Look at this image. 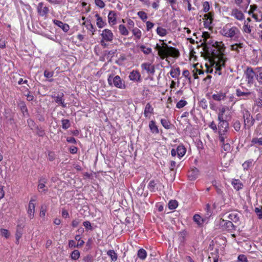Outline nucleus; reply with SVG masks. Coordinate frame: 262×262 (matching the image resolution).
<instances>
[{
  "instance_id": "b1692460",
  "label": "nucleus",
  "mask_w": 262,
  "mask_h": 262,
  "mask_svg": "<svg viewBox=\"0 0 262 262\" xmlns=\"http://www.w3.org/2000/svg\"><path fill=\"white\" fill-rule=\"evenodd\" d=\"M187 235V232L183 230L179 233V239L181 243H184L186 241V237Z\"/></svg>"
},
{
  "instance_id": "58836bf2",
  "label": "nucleus",
  "mask_w": 262,
  "mask_h": 262,
  "mask_svg": "<svg viewBox=\"0 0 262 262\" xmlns=\"http://www.w3.org/2000/svg\"><path fill=\"white\" fill-rule=\"evenodd\" d=\"M236 95L238 97L245 96L248 97L251 94L250 92H243L239 89H237L236 91Z\"/></svg>"
},
{
  "instance_id": "f03ea898",
  "label": "nucleus",
  "mask_w": 262,
  "mask_h": 262,
  "mask_svg": "<svg viewBox=\"0 0 262 262\" xmlns=\"http://www.w3.org/2000/svg\"><path fill=\"white\" fill-rule=\"evenodd\" d=\"M162 45V46H160L157 43L155 47V49L158 51V54L161 59H163L168 56L177 58L180 56V54L177 49L168 46L164 42Z\"/></svg>"
},
{
  "instance_id": "20e7f679",
  "label": "nucleus",
  "mask_w": 262,
  "mask_h": 262,
  "mask_svg": "<svg viewBox=\"0 0 262 262\" xmlns=\"http://www.w3.org/2000/svg\"><path fill=\"white\" fill-rule=\"evenodd\" d=\"M219 226L223 230H227L231 232L235 230L236 225L229 220L220 219Z\"/></svg>"
},
{
  "instance_id": "5701e85b",
  "label": "nucleus",
  "mask_w": 262,
  "mask_h": 262,
  "mask_svg": "<svg viewBox=\"0 0 262 262\" xmlns=\"http://www.w3.org/2000/svg\"><path fill=\"white\" fill-rule=\"evenodd\" d=\"M170 74L172 77L174 78H178L180 75V70L179 68L172 69L170 72Z\"/></svg>"
},
{
  "instance_id": "a211bd4d",
  "label": "nucleus",
  "mask_w": 262,
  "mask_h": 262,
  "mask_svg": "<svg viewBox=\"0 0 262 262\" xmlns=\"http://www.w3.org/2000/svg\"><path fill=\"white\" fill-rule=\"evenodd\" d=\"M198 173V169L195 168L189 172L188 176L190 180H194L197 178Z\"/></svg>"
},
{
  "instance_id": "603ef678",
  "label": "nucleus",
  "mask_w": 262,
  "mask_h": 262,
  "mask_svg": "<svg viewBox=\"0 0 262 262\" xmlns=\"http://www.w3.org/2000/svg\"><path fill=\"white\" fill-rule=\"evenodd\" d=\"M252 142L254 144H258L260 145H262V137L259 139L256 138H253Z\"/></svg>"
},
{
  "instance_id": "680f3d73",
  "label": "nucleus",
  "mask_w": 262,
  "mask_h": 262,
  "mask_svg": "<svg viewBox=\"0 0 262 262\" xmlns=\"http://www.w3.org/2000/svg\"><path fill=\"white\" fill-rule=\"evenodd\" d=\"M202 37L204 38V41L205 42L206 40H208V39H209L210 34L207 32H204L203 33Z\"/></svg>"
},
{
  "instance_id": "cd10ccee",
  "label": "nucleus",
  "mask_w": 262,
  "mask_h": 262,
  "mask_svg": "<svg viewBox=\"0 0 262 262\" xmlns=\"http://www.w3.org/2000/svg\"><path fill=\"white\" fill-rule=\"evenodd\" d=\"M147 256L146 251L143 249H140L138 252V256L141 259H144Z\"/></svg>"
},
{
  "instance_id": "3c124183",
  "label": "nucleus",
  "mask_w": 262,
  "mask_h": 262,
  "mask_svg": "<svg viewBox=\"0 0 262 262\" xmlns=\"http://www.w3.org/2000/svg\"><path fill=\"white\" fill-rule=\"evenodd\" d=\"M93 257L91 255H87L82 259V262H93Z\"/></svg>"
},
{
  "instance_id": "864d4df0",
  "label": "nucleus",
  "mask_w": 262,
  "mask_h": 262,
  "mask_svg": "<svg viewBox=\"0 0 262 262\" xmlns=\"http://www.w3.org/2000/svg\"><path fill=\"white\" fill-rule=\"evenodd\" d=\"M233 127H234V129L236 130V131H239L240 130V128H241V123H240V122L238 120L234 122V124H233Z\"/></svg>"
},
{
  "instance_id": "e2e57ef3",
  "label": "nucleus",
  "mask_w": 262,
  "mask_h": 262,
  "mask_svg": "<svg viewBox=\"0 0 262 262\" xmlns=\"http://www.w3.org/2000/svg\"><path fill=\"white\" fill-rule=\"evenodd\" d=\"M257 7L256 5H252L250 6V9L248 12L249 14L253 13V12L257 9Z\"/></svg>"
},
{
  "instance_id": "dca6fc26",
  "label": "nucleus",
  "mask_w": 262,
  "mask_h": 262,
  "mask_svg": "<svg viewBox=\"0 0 262 262\" xmlns=\"http://www.w3.org/2000/svg\"><path fill=\"white\" fill-rule=\"evenodd\" d=\"M54 24L62 28V30L67 32L69 30V26L67 24H63L62 21L58 20H54L53 21Z\"/></svg>"
},
{
  "instance_id": "1a4fd4ad",
  "label": "nucleus",
  "mask_w": 262,
  "mask_h": 262,
  "mask_svg": "<svg viewBox=\"0 0 262 262\" xmlns=\"http://www.w3.org/2000/svg\"><path fill=\"white\" fill-rule=\"evenodd\" d=\"M63 93H60L57 95L54 94V95L52 96V97L54 99L56 103L61 105L63 107H66L67 106V104L64 103V100L63 99Z\"/></svg>"
},
{
  "instance_id": "423d86ee",
  "label": "nucleus",
  "mask_w": 262,
  "mask_h": 262,
  "mask_svg": "<svg viewBox=\"0 0 262 262\" xmlns=\"http://www.w3.org/2000/svg\"><path fill=\"white\" fill-rule=\"evenodd\" d=\"M239 32V30L236 27L228 28L227 26L222 30V34L227 37L232 38L236 35Z\"/></svg>"
},
{
  "instance_id": "0e129e2a",
  "label": "nucleus",
  "mask_w": 262,
  "mask_h": 262,
  "mask_svg": "<svg viewBox=\"0 0 262 262\" xmlns=\"http://www.w3.org/2000/svg\"><path fill=\"white\" fill-rule=\"evenodd\" d=\"M34 213V210H32L31 209H29L28 208V215H29V216L30 217V218L31 219L33 217Z\"/></svg>"
},
{
  "instance_id": "7c9ffc66",
  "label": "nucleus",
  "mask_w": 262,
  "mask_h": 262,
  "mask_svg": "<svg viewBox=\"0 0 262 262\" xmlns=\"http://www.w3.org/2000/svg\"><path fill=\"white\" fill-rule=\"evenodd\" d=\"M107 254L108 256H110L111 258V259L115 261L117 259V254L114 252V250H110L107 251Z\"/></svg>"
},
{
  "instance_id": "473e14b6",
  "label": "nucleus",
  "mask_w": 262,
  "mask_h": 262,
  "mask_svg": "<svg viewBox=\"0 0 262 262\" xmlns=\"http://www.w3.org/2000/svg\"><path fill=\"white\" fill-rule=\"evenodd\" d=\"M62 127L64 129H67L70 127L71 123L68 119H62L61 120Z\"/></svg>"
},
{
  "instance_id": "37998d69",
  "label": "nucleus",
  "mask_w": 262,
  "mask_h": 262,
  "mask_svg": "<svg viewBox=\"0 0 262 262\" xmlns=\"http://www.w3.org/2000/svg\"><path fill=\"white\" fill-rule=\"evenodd\" d=\"M187 104V102L186 101L183 100H181L177 103L176 106L178 108H181L183 107L184 106H185Z\"/></svg>"
},
{
  "instance_id": "f257e3e1",
  "label": "nucleus",
  "mask_w": 262,
  "mask_h": 262,
  "mask_svg": "<svg viewBox=\"0 0 262 262\" xmlns=\"http://www.w3.org/2000/svg\"><path fill=\"white\" fill-rule=\"evenodd\" d=\"M208 39L201 44L204 51L202 56L205 59H210V61H213V59L224 52L225 48L222 42H217L210 38Z\"/></svg>"
},
{
  "instance_id": "aec40b11",
  "label": "nucleus",
  "mask_w": 262,
  "mask_h": 262,
  "mask_svg": "<svg viewBox=\"0 0 262 262\" xmlns=\"http://www.w3.org/2000/svg\"><path fill=\"white\" fill-rule=\"evenodd\" d=\"M186 149L183 145H179L177 148V155L179 158L182 157L186 153Z\"/></svg>"
},
{
  "instance_id": "9d476101",
  "label": "nucleus",
  "mask_w": 262,
  "mask_h": 262,
  "mask_svg": "<svg viewBox=\"0 0 262 262\" xmlns=\"http://www.w3.org/2000/svg\"><path fill=\"white\" fill-rule=\"evenodd\" d=\"M246 77L247 79L248 83H253L254 76H256V74H255L252 68L248 67L245 71Z\"/></svg>"
},
{
  "instance_id": "f3484780",
  "label": "nucleus",
  "mask_w": 262,
  "mask_h": 262,
  "mask_svg": "<svg viewBox=\"0 0 262 262\" xmlns=\"http://www.w3.org/2000/svg\"><path fill=\"white\" fill-rule=\"evenodd\" d=\"M232 15L234 16L238 20H241L244 18V14L237 9H234L232 10Z\"/></svg>"
},
{
  "instance_id": "72a5a7b5",
  "label": "nucleus",
  "mask_w": 262,
  "mask_h": 262,
  "mask_svg": "<svg viewBox=\"0 0 262 262\" xmlns=\"http://www.w3.org/2000/svg\"><path fill=\"white\" fill-rule=\"evenodd\" d=\"M153 111V108L151 107V105L149 103H147L146 105L145 110H144V115L146 117L148 116V115L150 113H151Z\"/></svg>"
},
{
  "instance_id": "412c9836",
  "label": "nucleus",
  "mask_w": 262,
  "mask_h": 262,
  "mask_svg": "<svg viewBox=\"0 0 262 262\" xmlns=\"http://www.w3.org/2000/svg\"><path fill=\"white\" fill-rule=\"evenodd\" d=\"M129 77L130 80L138 81L140 80V74L137 71H133Z\"/></svg>"
},
{
  "instance_id": "4468645a",
  "label": "nucleus",
  "mask_w": 262,
  "mask_h": 262,
  "mask_svg": "<svg viewBox=\"0 0 262 262\" xmlns=\"http://www.w3.org/2000/svg\"><path fill=\"white\" fill-rule=\"evenodd\" d=\"M24 226L22 224H18L17 226L16 231L15 233L16 236V243L18 244L19 243V239L23 235V231Z\"/></svg>"
},
{
  "instance_id": "774afa93",
  "label": "nucleus",
  "mask_w": 262,
  "mask_h": 262,
  "mask_svg": "<svg viewBox=\"0 0 262 262\" xmlns=\"http://www.w3.org/2000/svg\"><path fill=\"white\" fill-rule=\"evenodd\" d=\"M209 126L212 128L214 131L216 132L217 130V127L215 123L212 121L211 122V123L209 125Z\"/></svg>"
},
{
  "instance_id": "338daca9",
  "label": "nucleus",
  "mask_w": 262,
  "mask_h": 262,
  "mask_svg": "<svg viewBox=\"0 0 262 262\" xmlns=\"http://www.w3.org/2000/svg\"><path fill=\"white\" fill-rule=\"evenodd\" d=\"M67 141L69 143H72L73 144L76 143V139L73 137H68L67 138Z\"/></svg>"
},
{
  "instance_id": "c756f323",
  "label": "nucleus",
  "mask_w": 262,
  "mask_h": 262,
  "mask_svg": "<svg viewBox=\"0 0 262 262\" xmlns=\"http://www.w3.org/2000/svg\"><path fill=\"white\" fill-rule=\"evenodd\" d=\"M161 123L163 126L166 129H169L171 125L170 122L165 119H162L161 120Z\"/></svg>"
},
{
  "instance_id": "393cba45",
  "label": "nucleus",
  "mask_w": 262,
  "mask_h": 262,
  "mask_svg": "<svg viewBox=\"0 0 262 262\" xmlns=\"http://www.w3.org/2000/svg\"><path fill=\"white\" fill-rule=\"evenodd\" d=\"M232 184L234 188L237 190H239L243 187V184L238 180H234L232 182Z\"/></svg>"
},
{
  "instance_id": "09e8293b",
  "label": "nucleus",
  "mask_w": 262,
  "mask_h": 262,
  "mask_svg": "<svg viewBox=\"0 0 262 262\" xmlns=\"http://www.w3.org/2000/svg\"><path fill=\"white\" fill-rule=\"evenodd\" d=\"M96 5L100 8H103L105 5L102 0H95Z\"/></svg>"
},
{
  "instance_id": "c03bdc74",
  "label": "nucleus",
  "mask_w": 262,
  "mask_h": 262,
  "mask_svg": "<svg viewBox=\"0 0 262 262\" xmlns=\"http://www.w3.org/2000/svg\"><path fill=\"white\" fill-rule=\"evenodd\" d=\"M138 15L140 18L143 21H145L147 18V14L143 11H139L138 12Z\"/></svg>"
},
{
  "instance_id": "2f4dec72",
  "label": "nucleus",
  "mask_w": 262,
  "mask_h": 262,
  "mask_svg": "<svg viewBox=\"0 0 262 262\" xmlns=\"http://www.w3.org/2000/svg\"><path fill=\"white\" fill-rule=\"evenodd\" d=\"M119 30L120 33L123 35H127L128 34V31L124 25H120L119 26Z\"/></svg>"
},
{
  "instance_id": "ddd939ff",
  "label": "nucleus",
  "mask_w": 262,
  "mask_h": 262,
  "mask_svg": "<svg viewBox=\"0 0 262 262\" xmlns=\"http://www.w3.org/2000/svg\"><path fill=\"white\" fill-rule=\"evenodd\" d=\"M142 69L147 71L148 74L153 75L155 72V67L149 63L145 62L141 64Z\"/></svg>"
},
{
  "instance_id": "69168bd1",
  "label": "nucleus",
  "mask_w": 262,
  "mask_h": 262,
  "mask_svg": "<svg viewBox=\"0 0 262 262\" xmlns=\"http://www.w3.org/2000/svg\"><path fill=\"white\" fill-rule=\"evenodd\" d=\"M154 24L149 21H148L146 22V27H147V31H149L150 29H151L153 26H154Z\"/></svg>"
},
{
  "instance_id": "f8f14e48",
  "label": "nucleus",
  "mask_w": 262,
  "mask_h": 262,
  "mask_svg": "<svg viewBox=\"0 0 262 262\" xmlns=\"http://www.w3.org/2000/svg\"><path fill=\"white\" fill-rule=\"evenodd\" d=\"M103 39L106 41H111L113 40V34L110 30L105 29L101 34Z\"/></svg>"
},
{
  "instance_id": "4c0bfd02",
  "label": "nucleus",
  "mask_w": 262,
  "mask_h": 262,
  "mask_svg": "<svg viewBox=\"0 0 262 262\" xmlns=\"http://www.w3.org/2000/svg\"><path fill=\"white\" fill-rule=\"evenodd\" d=\"M71 256L72 259L76 260L78 259L80 256V253L79 251L77 250H74L72 252Z\"/></svg>"
},
{
  "instance_id": "4d7b16f0",
  "label": "nucleus",
  "mask_w": 262,
  "mask_h": 262,
  "mask_svg": "<svg viewBox=\"0 0 262 262\" xmlns=\"http://www.w3.org/2000/svg\"><path fill=\"white\" fill-rule=\"evenodd\" d=\"M44 76L46 78H51L53 76V72L45 70L44 72Z\"/></svg>"
},
{
  "instance_id": "a19ab883",
  "label": "nucleus",
  "mask_w": 262,
  "mask_h": 262,
  "mask_svg": "<svg viewBox=\"0 0 262 262\" xmlns=\"http://www.w3.org/2000/svg\"><path fill=\"white\" fill-rule=\"evenodd\" d=\"M86 28L88 30L92 32V34H94V32H95L96 30H95L94 26L91 24V23L90 21H88V23L86 25Z\"/></svg>"
},
{
  "instance_id": "49530a36",
  "label": "nucleus",
  "mask_w": 262,
  "mask_h": 262,
  "mask_svg": "<svg viewBox=\"0 0 262 262\" xmlns=\"http://www.w3.org/2000/svg\"><path fill=\"white\" fill-rule=\"evenodd\" d=\"M193 220L195 222H196L198 225H201L202 221L203 222V220L201 219V217L199 214H195L193 216Z\"/></svg>"
},
{
  "instance_id": "79ce46f5",
  "label": "nucleus",
  "mask_w": 262,
  "mask_h": 262,
  "mask_svg": "<svg viewBox=\"0 0 262 262\" xmlns=\"http://www.w3.org/2000/svg\"><path fill=\"white\" fill-rule=\"evenodd\" d=\"M254 211L257 215L258 219H262V207H256Z\"/></svg>"
},
{
  "instance_id": "f704fd0d",
  "label": "nucleus",
  "mask_w": 262,
  "mask_h": 262,
  "mask_svg": "<svg viewBox=\"0 0 262 262\" xmlns=\"http://www.w3.org/2000/svg\"><path fill=\"white\" fill-rule=\"evenodd\" d=\"M178 206V203L176 200H171L168 203V207L170 209H176Z\"/></svg>"
},
{
  "instance_id": "7ed1b4c3",
  "label": "nucleus",
  "mask_w": 262,
  "mask_h": 262,
  "mask_svg": "<svg viewBox=\"0 0 262 262\" xmlns=\"http://www.w3.org/2000/svg\"><path fill=\"white\" fill-rule=\"evenodd\" d=\"M224 54L223 53H221L219 57L213 59V61H210V59H208L209 61L212 65H215V68L216 71H220L221 70L222 66H225V62L226 60L224 58Z\"/></svg>"
},
{
  "instance_id": "bf43d9fd",
  "label": "nucleus",
  "mask_w": 262,
  "mask_h": 262,
  "mask_svg": "<svg viewBox=\"0 0 262 262\" xmlns=\"http://www.w3.org/2000/svg\"><path fill=\"white\" fill-rule=\"evenodd\" d=\"M83 226L85 227V228L92 230V227L91 224V223L89 221H85L83 223Z\"/></svg>"
},
{
  "instance_id": "39448f33",
  "label": "nucleus",
  "mask_w": 262,
  "mask_h": 262,
  "mask_svg": "<svg viewBox=\"0 0 262 262\" xmlns=\"http://www.w3.org/2000/svg\"><path fill=\"white\" fill-rule=\"evenodd\" d=\"M108 82L110 85H112L113 83L114 85L119 89H125V84L122 82L120 77L117 75L113 77L110 75L108 78Z\"/></svg>"
},
{
  "instance_id": "bb28decb",
  "label": "nucleus",
  "mask_w": 262,
  "mask_h": 262,
  "mask_svg": "<svg viewBox=\"0 0 262 262\" xmlns=\"http://www.w3.org/2000/svg\"><path fill=\"white\" fill-rule=\"evenodd\" d=\"M256 78L258 83L262 85V69L261 68L257 69Z\"/></svg>"
},
{
  "instance_id": "0eeeda50",
  "label": "nucleus",
  "mask_w": 262,
  "mask_h": 262,
  "mask_svg": "<svg viewBox=\"0 0 262 262\" xmlns=\"http://www.w3.org/2000/svg\"><path fill=\"white\" fill-rule=\"evenodd\" d=\"M243 118L244 119V126H247L248 128H249L254 123V119L251 116L250 113L247 110H245L243 112Z\"/></svg>"
},
{
  "instance_id": "8fccbe9b",
  "label": "nucleus",
  "mask_w": 262,
  "mask_h": 262,
  "mask_svg": "<svg viewBox=\"0 0 262 262\" xmlns=\"http://www.w3.org/2000/svg\"><path fill=\"white\" fill-rule=\"evenodd\" d=\"M1 233L2 236H5L6 238L9 237L10 235V233L9 231L5 229H2L1 230Z\"/></svg>"
},
{
  "instance_id": "052dcab7",
  "label": "nucleus",
  "mask_w": 262,
  "mask_h": 262,
  "mask_svg": "<svg viewBox=\"0 0 262 262\" xmlns=\"http://www.w3.org/2000/svg\"><path fill=\"white\" fill-rule=\"evenodd\" d=\"M244 31L247 33H250L251 32V29L250 28V27L248 24H246V25L245 24L244 26Z\"/></svg>"
},
{
  "instance_id": "de8ad7c7",
  "label": "nucleus",
  "mask_w": 262,
  "mask_h": 262,
  "mask_svg": "<svg viewBox=\"0 0 262 262\" xmlns=\"http://www.w3.org/2000/svg\"><path fill=\"white\" fill-rule=\"evenodd\" d=\"M105 23L103 21L102 17H99L97 19V25L99 28H102L104 27Z\"/></svg>"
},
{
  "instance_id": "ea45409f",
  "label": "nucleus",
  "mask_w": 262,
  "mask_h": 262,
  "mask_svg": "<svg viewBox=\"0 0 262 262\" xmlns=\"http://www.w3.org/2000/svg\"><path fill=\"white\" fill-rule=\"evenodd\" d=\"M132 32L133 33V34L138 38L140 39L141 36V31L138 29L135 28L133 29Z\"/></svg>"
},
{
  "instance_id": "e433bc0d",
  "label": "nucleus",
  "mask_w": 262,
  "mask_h": 262,
  "mask_svg": "<svg viewBox=\"0 0 262 262\" xmlns=\"http://www.w3.org/2000/svg\"><path fill=\"white\" fill-rule=\"evenodd\" d=\"M157 33L160 36H164L166 35L167 31L165 29L161 27H158L157 29Z\"/></svg>"
},
{
  "instance_id": "4be33fe9",
  "label": "nucleus",
  "mask_w": 262,
  "mask_h": 262,
  "mask_svg": "<svg viewBox=\"0 0 262 262\" xmlns=\"http://www.w3.org/2000/svg\"><path fill=\"white\" fill-rule=\"evenodd\" d=\"M149 126L151 132L152 133L158 134L159 133V130L157 126L156 125L155 122L154 121H151L149 122Z\"/></svg>"
},
{
  "instance_id": "2eb2a0df",
  "label": "nucleus",
  "mask_w": 262,
  "mask_h": 262,
  "mask_svg": "<svg viewBox=\"0 0 262 262\" xmlns=\"http://www.w3.org/2000/svg\"><path fill=\"white\" fill-rule=\"evenodd\" d=\"M228 218L233 223L237 224L239 219V214L236 211H232L228 215Z\"/></svg>"
},
{
  "instance_id": "a878e982",
  "label": "nucleus",
  "mask_w": 262,
  "mask_h": 262,
  "mask_svg": "<svg viewBox=\"0 0 262 262\" xmlns=\"http://www.w3.org/2000/svg\"><path fill=\"white\" fill-rule=\"evenodd\" d=\"M225 95L223 93L214 94L212 95V98L216 101H221L225 98Z\"/></svg>"
},
{
  "instance_id": "6e6552de",
  "label": "nucleus",
  "mask_w": 262,
  "mask_h": 262,
  "mask_svg": "<svg viewBox=\"0 0 262 262\" xmlns=\"http://www.w3.org/2000/svg\"><path fill=\"white\" fill-rule=\"evenodd\" d=\"M218 127L219 135H225L229 129V123L227 121L219 122Z\"/></svg>"
},
{
  "instance_id": "5fc2aeb1",
  "label": "nucleus",
  "mask_w": 262,
  "mask_h": 262,
  "mask_svg": "<svg viewBox=\"0 0 262 262\" xmlns=\"http://www.w3.org/2000/svg\"><path fill=\"white\" fill-rule=\"evenodd\" d=\"M203 11L205 12H207L209 10V9H210V6H209V3L208 2H205L203 3Z\"/></svg>"
},
{
  "instance_id": "6e6d98bb",
  "label": "nucleus",
  "mask_w": 262,
  "mask_h": 262,
  "mask_svg": "<svg viewBox=\"0 0 262 262\" xmlns=\"http://www.w3.org/2000/svg\"><path fill=\"white\" fill-rule=\"evenodd\" d=\"M238 260L241 262H248L247 257L244 255H239L238 257Z\"/></svg>"
},
{
  "instance_id": "6ab92c4d",
  "label": "nucleus",
  "mask_w": 262,
  "mask_h": 262,
  "mask_svg": "<svg viewBox=\"0 0 262 262\" xmlns=\"http://www.w3.org/2000/svg\"><path fill=\"white\" fill-rule=\"evenodd\" d=\"M108 19L110 24H112V25H114L116 23V13L113 11H111L108 15Z\"/></svg>"
},
{
  "instance_id": "c85d7f7f",
  "label": "nucleus",
  "mask_w": 262,
  "mask_h": 262,
  "mask_svg": "<svg viewBox=\"0 0 262 262\" xmlns=\"http://www.w3.org/2000/svg\"><path fill=\"white\" fill-rule=\"evenodd\" d=\"M47 183V179L45 178H41L39 180V184L38 185V189H43L46 186L45 183Z\"/></svg>"
},
{
  "instance_id": "a18cd8bd",
  "label": "nucleus",
  "mask_w": 262,
  "mask_h": 262,
  "mask_svg": "<svg viewBox=\"0 0 262 262\" xmlns=\"http://www.w3.org/2000/svg\"><path fill=\"white\" fill-rule=\"evenodd\" d=\"M156 185V183L154 180L151 181L149 184L148 188L150 191L154 192L155 191V187Z\"/></svg>"
},
{
  "instance_id": "c9c22d12",
  "label": "nucleus",
  "mask_w": 262,
  "mask_h": 262,
  "mask_svg": "<svg viewBox=\"0 0 262 262\" xmlns=\"http://www.w3.org/2000/svg\"><path fill=\"white\" fill-rule=\"evenodd\" d=\"M140 49L141 50V51H142L146 55L149 54L152 51L151 48H146V47L144 45L140 46Z\"/></svg>"
},
{
  "instance_id": "9b49d317",
  "label": "nucleus",
  "mask_w": 262,
  "mask_h": 262,
  "mask_svg": "<svg viewBox=\"0 0 262 262\" xmlns=\"http://www.w3.org/2000/svg\"><path fill=\"white\" fill-rule=\"evenodd\" d=\"M37 10L38 13L42 16L46 15L49 12V8L44 6V4L42 2L38 4Z\"/></svg>"
},
{
  "instance_id": "13d9d810",
  "label": "nucleus",
  "mask_w": 262,
  "mask_h": 262,
  "mask_svg": "<svg viewBox=\"0 0 262 262\" xmlns=\"http://www.w3.org/2000/svg\"><path fill=\"white\" fill-rule=\"evenodd\" d=\"M222 146L225 151H229L231 149L230 145L228 143L223 144Z\"/></svg>"
}]
</instances>
